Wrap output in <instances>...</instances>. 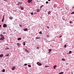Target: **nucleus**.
<instances>
[{
  "label": "nucleus",
  "instance_id": "423d86ee",
  "mask_svg": "<svg viewBox=\"0 0 74 74\" xmlns=\"http://www.w3.org/2000/svg\"><path fill=\"white\" fill-rule=\"evenodd\" d=\"M15 69V67L14 66H13L12 68V70H14Z\"/></svg>",
  "mask_w": 74,
  "mask_h": 74
},
{
  "label": "nucleus",
  "instance_id": "20e7f679",
  "mask_svg": "<svg viewBox=\"0 0 74 74\" xmlns=\"http://www.w3.org/2000/svg\"><path fill=\"white\" fill-rule=\"evenodd\" d=\"M3 27H7V25H6V24H4Z\"/></svg>",
  "mask_w": 74,
  "mask_h": 74
},
{
  "label": "nucleus",
  "instance_id": "4c0bfd02",
  "mask_svg": "<svg viewBox=\"0 0 74 74\" xmlns=\"http://www.w3.org/2000/svg\"><path fill=\"white\" fill-rule=\"evenodd\" d=\"M19 25L20 26V27H22V25H21L20 24Z\"/></svg>",
  "mask_w": 74,
  "mask_h": 74
},
{
  "label": "nucleus",
  "instance_id": "79ce46f5",
  "mask_svg": "<svg viewBox=\"0 0 74 74\" xmlns=\"http://www.w3.org/2000/svg\"><path fill=\"white\" fill-rule=\"evenodd\" d=\"M62 37V36L61 35L59 37V38H60V37Z\"/></svg>",
  "mask_w": 74,
  "mask_h": 74
},
{
  "label": "nucleus",
  "instance_id": "393cba45",
  "mask_svg": "<svg viewBox=\"0 0 74 74\" xmlns=\"http://www.w3.org/2000/svg\"><path fill=\"white\" fill-rule=\"evenodd\" d=\"M49 67V66H45V67Z\"/></svg>",
  "mask_w": 74,
  "mask_h": 74
},
{
  "label": "nucleus",
  "instance_id": "c03bdc74",
  "mask_svg": "<svg viewBox=\"0 0 74 74\" xmlns=\"http://www.w3.org/2000/svg\"><path fill=\"white\" fill-rule=\"evenodd\" d=\"M1 25H0V28H1Z\"/></svg>",
  "mask_w": 74,
  "mask_h": 74
},
{
  "label": "nucleus",
  "instance_id": "39448f33",
  "mask_svg": "<svg viewBox=\"0 0 74 74\" xmlns=\"http://www.w3.org/2000/svg\"><path fill=\"white\" fill-rule=\"evenodd\" d=\"M31 1H32V0H27V2L28 3H30Z\"/></svg>",
  "mask_w": 74,
  "mask_h": 74
},
{
  "label": "nucleus",
  "instance_id": "8fccbe9b",
  "mask_svg": "<svg viewBox=\"0 0 74 74\" xmlns=\"http://www.w3.org/2000/svg\"><path fill=\"white\" fill-rule=\"evenodd\" d=\"M71 73L72 74H73V72H72Z\"/></svg>",
  "mask_w": 74,
  "mask_h": 74
},
{
  "label": "nucleus",
  "instance_id": "cd10ccee",
  "mask_svg": "<svg viewBox=\"0 0 74 74\" xmlns=\"http://www.w3.org/2000/svg\"><path fill=\"white\" fill-rule=\"evenodd\" d=\"M74 14V12H73L71 13V15H72V14Z\"/></svg>",
  "mask_w": 74,
  "mask_h": 74
},
{
  "label": "nucleus",
  "instance_id": "c85d7f7f",
  "mask_svg": "<svg viewBox=\"0 0 74 74\" xmlns=\"http://www.w3.org/2000/svg\"><path fill=\"white\" fill-rule=\"evenodd\" d=\"M47 37H48V38L49 37V35H47Z\"/></svg>",
  "mask_w": 74,
  "mask_h": 74
},
{
  "label": "nucleus",
  "instance_id": "f8f14e48",
  "mask_svg": "<svg viewBox=\"0 0 74 74\" xmlns=\"http://www.w3.org/2000/svg\"><path fill=\"white\" fill-rule=\"evenodd\" d=\"M3 55H3V54H1L0 55V57L1 58L3 57Z\"/></svg>",
  "mask_w": 74,
  "mask_h": 74
},
{
  "label": "nucleus",
  "instance_id": "473e14b6",
  "mask_svg": "<svg viewBox=\"0 0 74 74\" xmlns=\"http://www.w3.org/2000/svg\"><path fill=\"white\" fill-rule=\"evenodd\" d=\"M46 4H48V1H47L46 2Z\"/></svg>",
  "mask_w": 74,
  "mask_h": 74
},
{
  "label": "nucleus",
  "instance_id": "0eeeda50",
  "mask_svg": "<svg viewBox=\"0 0 74 74\" xmlns=\"http://www.w3.org/2000/svg\"><path fill=\"white\" fill-rule=\"evenodd\" d=\"M20 8H21V10H24V8H23V7H20Z\"/></svg>",
  "mask_w": 74,
  "mask_h": 74
},
{
  "label": "nucleus",
  "instance_id": "6ab92c4d",
  "mask_svg": "<svg viewBox=\"0 0 74 74\" xmlns=\"http://www.w3.org/2000/svg\"><path fill=\"white\" fill-rule=\"evenodd\" d=\"M9 56V54H8L7 55H5V56L7 57Z\"/></svg>",
  "mask_w": 74,
  "mask_h": 74
},
{
  "label": "nucleus",
  "instance_id": "bb28decb",
  "mask_svg": "<svg viewBox=\"0 0 74 74\" xmlns=\"http://www.w3.org/2000/svg\"><path fill=\"white\" fill-rule=\"evenodd\" d=\"M40 38V37H38V38H37V37H36L35 38H36L37 39H39V38Z\"/></svg>",
  "mask_w": 74,
  "mask_h": 74
},
{
  "label": "nucleus",
  "instance_id": "f3484780",
  "mask_svg": "<svg viewBox=\"0 0 74 74\" xmlns=\"http://www.w3.org/2000/svg\"><path fill=\"white\" fill-rule=\"evenodd\" d=\"M25 44H26V43H25V42H23V45H24V46L25 45Z\"/></svg>",
  "mask_w": 74,
  "mask_h": 74
},
{
  "label": "nucleus",
  "instance_id": "2f4dec72",
  "mask_svg": "<svg viewBox=\"0 0 74 74\" xmlns=\"http://www.w3.org/2000/svg\"><path fill=\"white\" fill-rule=\"evenodd\" d=\"M27 64H24V66H27Z\"/></svg>",
  "mask_w": 74,
  "mask_h": 74
},
{
  "label": "nucleus",
  "instance_id": "4be33fe9",
  "mask_svg": "<svg viewBox=\"0 0 74 74\" xmlns=\"http://www.w3.org/2000/svg\"><path fill=\"white\" fill-rule=\"evenodd\" d=\"M28 67H31V65H28Z\"/></svg>",
  "mask_w": 74,
  "mask_h": 74
},
{
  "label": "nucleus",
  "instance_id": "49530a36",
  "mask_svg": "<svg viewBox=\"0 0 74 74\" xmlns=\"http://www.w3.org/2000/svg\"><path fill=\"white\" fill-rule=\"evenodd\" d=\"M48 1H51V0H48Z\"/></svg>",
  "mask_w": 74,
  "mask_h": 74
},
{
  "label": "nucleus",
  "instance_id": "aec40b11",
  "mask_svg": "<svg viewBox=\"0 0 74 74\" xmlns=\"http://www.w3.org/2000/svg\"><path fill=\"white\" fill-rule=\"evenodd\" d=\"M71 52H72L71 51H70L69 52V54H70L71 53Z\"/></svg>",
  "mask_w": 74,
  "mask_h": 74
},
{
  "label": "nucleus",
  "instance_id": "3c124183",
  "mask_svg": "<svg viewBox=\"0 0 74 74\" xmlns=\"http://www.w3.org/2000/svg\"><path fill=\"white\" fill-rule=\"evenodd\" d=\"M72 8H74V7H72Z\"/></svg>",
  "mask_w": 74,
  "mask_h": 74
},
{
  "label": "nucleus",
  "instance_id": "2eb2a0df",
  "mask_svg": "<svg viewBox=\"0 0 74 74\" xmlns=\"http://www.w3.org/2000/svg\"><path fill=\"white\" fill-rule=\"evenodd\" d=\"M22 38H19L17 39L18 40H21Z\"/></svg>",
  "mask_w": 74,
  "mask_h": 74
},
{
  "label": "nucleus",
  "instance_id": "ea45409f",
  "mask_svg": "<svg viewBox=\"0 0 74 74\" xmlns=\"http://www.w3.org/2000/svg\"><path fill=\"white\" fill-rule=\"evenodd\" d=\"M20 3H18V5H20V4H19Z\"/></svg>",
  "mask_w": 74,
  "mask_h": 74
},
{
  "label": "nucleus",
  "instance_id": "37998d69",
  "mask_svg": "<svg viewBox=\"0 0 74 74\" xmlns=\"http://www.w3.org/2000/svg\"><path fill=\"white\" fill-rule=\"evenodd\" d=\"M62 19H63L64 21V18H62Z\"/></svg>",
  "mask_w": 74,
  "mask_h": 74
},
{
  "label": "nucleus",
  "instance_id": "09e8293b",
  "mask_svg": "<svg viewBox=\"0 0 74 74\" xmlns=\"http://www.w3.org/2000/svg\"><path fill=\"white\" fill-rule=\"evenodd\" d=\"M58 74H61V73H58Z\"/></svg>",
  "mask_w": 74,
  "mask_h": 74
},
{
  "label": "nucleus",
  "instance_id": "603ef678",
  "mask_svg": "<svg viewBox=\"0 0 74 74\" xmlns=\"http://www.w3.org/2000/svg\"><path fill=\"white\" fill-rule=\"evenodd\" d=\"M37 48H38V47H37Z\"/></svg>",
  "mask_w": 74,
  "mask_h": 74
},
{
  "label": "nucleus",
  "instance_id": "6e6552de",
  "mask_svg": "<svg viewBox=\"0 0 74 74\" xmlns=\"http://www.w3.org/2000/svg\"><path fill=\"white\" fill-rule=\"evenodd\" d=\"M25 51L26 52H27V53H29V51L27 50V49H25Z\"/></svg>",
  "mask_w": 74,
  "mask_h": 74
},
{
  "label": "nucleus",
  "instance_id": "c9c22d12",
  "mask_svg": "<svg viewBox=\"0 0 74 74\" xmlns=\"http://www.w3.org/2000/svg\"><path fill=\"white\" fill-rule=\"evenodd\" d=\"M31 15H33V13H31Z\"/></svg>",
  "mask_w": 74,
  "mask_h": 74
},
{
  "label": "nucleus",
  "instance_id": "a19ab883",
  "mask_svg": "<svg viewBox=\"0 0 74 74\" xmlns=\"http://www.w3.org/2000/svg\"><path fill=\"white\" fill-rule=\"evenodd\" d=\"M5 33H5V32H3V34H5Z\"/></svg>",
  "mask_w": 74,
  "mask_h": 74
},
{
  "label": "nucleus",
  "instance_id": "4468645a",
  "mask_svg": "<svg viewBox=\"0 0 74 74\" xmlns=\"http://www.w3.org/2000/svg\"><path fill=\"white\" fill-rule=\"evenodd\" d=\"M56 65H55L54 66H53V68L54 69H55V67H56Z\"/></svg>",
  "mask_w": 74,
  "mask_h": 74
},
{
  "label": "nucleus",
  "instance_id": "c756f323",
  "mask_svg": "<svg viewBox=\"0 0 74 74\" xmlns=\"http://www.w3.org/2000/svg\"><path fill=\"white\" fill-rule=\"evenodd\" d=\"M18 3V4H22V2H19Z\"/></svg>",
  "mask_w": 74,
  "mask_h": 74
},
{
  "label": "nucleus",
  "instance_id": "9b49d317",
  "mask_svg": "<svg viewBox=\"0 0 74 74\" xmlns=\"http://www.w3.org/2000/svg\"><path fill=\"white\" fill-rule=\"evenodd\" d=\"M61 60H62V61H65V60H65V59H64V58H62L61 59Z\"/></svg>",
  "mask_w": 74,
  "mask_h": 74
},
{
  "label": "nucleus",
  "instance_id": "f257e3e1",
  "mask_svg": "<svg viewBox=\"0 0 74 74\" xmlns=\"http://www.w3.org/2000/svg\"><path fill=\"white\" fill-rule=\"evenodd\" d=\"M1 38H0V40H4V36L2 34H1L0 35Z\"/></svg>",
  "mask_w": 74,
  "mask_h": 74
},
{
  "label": "nucleus",
  "instance_id": "9d476101",
  "mask_svg": "<svg viewBox=\"0 0 74 74\" xmlns=\"http://www.w3.org/2000/svg\"><path fill=\"white\" fill-rule=\"evenodd\" d=\"M9 19H13V17H10L9 18Z\"/></svg>",
  "mask_w": 74,
  "mask_h": 74
},
{
  "label": "nucleus",
  "instance_id": "a18cd8bd",
  "mask_svg": "<svg viewBox=\"0 0 74 74\" xmlns=\"http://www.w3.org/2000/svg\"><path fill=\"white\" fill-rule=\"evenodd\" d=\"M51 52L50 51H49L48 52V53H50Z\"/></svg>",
  "mask_w": 74,
  "mask_h": 74
},
{
  "label": "nucleus",
  "instance_id": "f704fd0d",
  "mask_svg": "<svg viewBox=\"0 0 74 74\" xmlns=\"http://www.w3.org/2000/svg\"><path fill=\"white\" fill-rule=\"evenodd\" d=\"M5 49H10V48H6Z\"/></svg>",
  "mask_w": 74,
  "mask_h": 74
},
{
  "label": "nucleus",
  "instance_id": "1a4fd4ad",
  "mask_svg": "<svg viewBox=\"0 0 74 74\" xmlns=\"http://www.w3.org/2000/svg\"><path fill=\"white\" fill-rule=\"evenodd\" d=\"M27 30H28V29H27V28H25L23 30L24 31H27Z\"/></svg>",
  "mask_w": 74,
  "mask_h": 74
},
{
  "label": "nucleus",
  "instance_id": "5701e85b",
  "mask_svg": "<svg viewBox=\"0 0 74 74\" xmlns=\"http://www.w3.org/2000/svg\"><path fill=\"white\" fill-rule=\"evenodd\" d=\"M2 72H5V69H3L2 71Z\"/></svg>",
  "mask_w": 74,
  "mask_h": 74
},
{
  "label": "nucleus",
  "instance_id": "72a5a7b5",
  "mask_svg": "<svg viewBox=\"0 0 74 74\" xmlns=\"http://www.w3.org/2000/svg\"><path fill=\"white\" fill-rule=\"evenodd\" d=\"M64 47L65 48H66V45H65L64 46Z\"/></svg>",
  "mask_w": 74,
  "mask_h": 74
},
{
  "label": "nucleus",
  "instance_id": "e433bc0d",
  "mask_svg": "<svg viewBox=\"0 0 74 74\" xmlns=\"http://www.w3.org/2000/svg\"><path fill=\"white\" fill-rule=\"evenodd\" d=\"M61 73V74H63L64 73V72H61L60 73Z\"/></svg>",
  "mask_w": 74,
  "mask_h": 74
},
{
  "label": "nucleus",
  "instance_id": "f03ea898",
  "mask_svg": "<svg viewBox=\"0 0 74 74\" xmlns=\"http://www.w3.org/2000/svg\"><path fill=\"white\" fill-rule=\"evenodd\" d=\"M37 64H38V66H41L42 65V64L40 62H38L37 63Z\"/></svg>",
  "mask_w": 74,
  "mask_h": 74
},
{
  "label": "nucleus",
  "instance_id": "a878e982",
  "mask_svg": "<svg viewBox=\"0 0 74 74\" xmlns=\"http://www.w3.org/2000/svg\"><path fill=\"white\" fill-rule=\"evenodd\" d=\"M70 23H73V22L71 21H70L69 22Z\"/></svg>",
  "mask_w": 74,
  "mask_h": 74
},
{
  "label": "nucleus",
  "instance_id": "412c9836",
  "mask_svg": "<svg viewBox=\"0 0 74 74\" xmlns=\"http://www.w3.org/2000/svg\"><path fill=\"white\" fill-rule=\"evenodd\" d=\"M48 51H50V52H51V51H52V50L51 49H49L48 50Z\"/></svg>",
  "mask_w": 74,
  "mask_h": 74
},
{
  "label": "nucleus",
  "instance_id": "7ed1b4c3",
  "mask_svg": "<svg viewBox=\"0 0 74 74\" xmlns=\"http://www.w3.org/2000/svg\"><path fill=\"white\" fill-rule=\"evenodd\" d=\"M4 16H5V15H4L3 16V18H2V19L1 20V22H4Z\"/></svg>",
  "mask_w": 74,
  "mask_h": 74
},
{
  "label": "nucleus",
  "instance_id": "7c9ffc66",
  "mask_svg": "<svg viewBox=\"0 0 74 74\" xmlns=\"http://www.w3.org/2000/svg\"><path fill=\"white\" fill-rule=\"evenodd\" d=\"M42 7H44V5H41L40 7V8H42Z\"/></svg>",
  "mask_w": 74,
  "mask_h": 74
},
{
  "label": "nucleus",
  "instance_id": "58836bf2",
  "mask_svg": "<svg viewBox=\"0 0 74 74\" xmlns=\"http://www.w3.org/2000/svg\"><path fill=\"white\" fill-rule=\"evenodd\" d=\"M47 27L48 29H49V27L48 26H47Z\"/></svg>",
  "mask_w": 74,
  "mask_h": 74
},
{
  "label": "nucleus",
  "instance_id": "de8ad7c7",
  "mask_svg": "<svg viewBox=\"0 0 74 74\" xmlns=\"http://www.w3.org/2000/svg\"><path fill=\"white\" fill-rule=\"evenodd\" d=\"M4 1H6V0H3Z\"/></svg>",
  "mask_w": 74,
  "mask_h": 74
},
{
  "label": "nucleus",
  "instance_id": "a211bd4d",
  "mask_svg": "<svg viewBox=\"0 0 74 74\" xmlns=\"http://www.w3.org/2000/svg\"><path fill=\"white\" fill-rule=\"evenodd\" d=\"M17 45L18 46H19L20 45V44L19 43H17Z\"/></svg>",
  "mask_w": 74,
  "mask_h": 74
},
{
  "label": "nucleus",
  "instance_id": "b1692460",
  "mask_svg": "<svg viewBox=\"0 0 74 74\" xmlns=\"http://www.w3.org/2000/svg\"><path fill=\"white\" fill-rule=\"evenodd\" d=\"M39 34H42V32L41 31H40L39 32Z\"/></svg>",
  "mask_w": 74,
  "mask_h": 74
},
{
  "label": "nucleus",
  "instance_id": "ddd939ff",
  "mask_svg": "<svg viewBox=\"0 0 74 74\" xmlns=\"http://www.w3.org/2000/svg\"><path fill=\"white\" fill-rule=\"evenodd\" d=\"M50 13H51V12L50 11H49V12H48V14L49 15Z\"/></svg>",
  "mask_w": 74,
  "mask_h": 74
},
{
  "label": "nucleus",
  "instance_id": "dca6fc26",
  "mask_svg": "<svg viewBox=\"0 0 74 74\" xmlns=\"http://www.w3.org/2000/svg\"><path fill=\"white\" fill-rule=\"evenodd\" d=\"M37 12H39L40 11V9H37V10H36Z\"/></svg>",
  "mask_w": 74,
  "mask_h": 74
}]
</instances>
